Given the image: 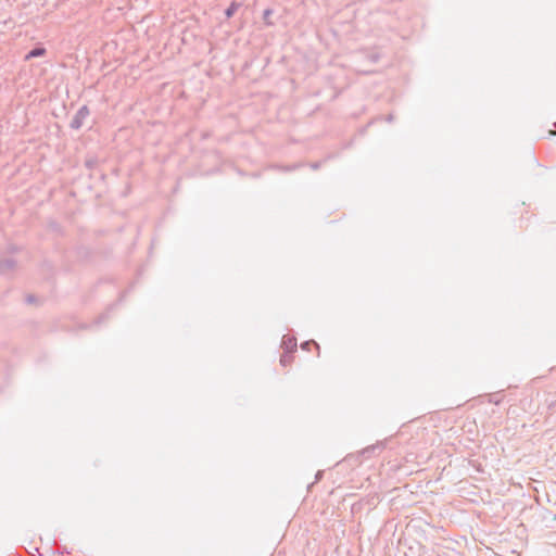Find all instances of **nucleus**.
<instances>
[{
	"label": "nucleus",
	"instance_id": "1",
	"mask_svg": "<svg viewBox=\"0 0 556 556\" xmlns=\"http://www.w3.org/2000/svg\"><path fill=\"white\" fill-rule=\"evenodd\" d=\"M89 114L90 112L87 105H83L73 117L71 122V127L73 129H79L83 126L85 119L89 116Z\"/></svg>",
	"mask_w": 556,
	"mask_h": 556
},
{
	"label": "nucleus",
	"instance_id": "2",
	"mask_svg": "<svg viewBox=\"0 0 556 556\" xmlns=\"http://www.w3.org/2000/svg\"><path fill=\"white\" fill-rule=\"evenodd\" d=\"M282 348L287 353H291L296 349V339L294 337L285 336L282 339Z\"/></svg>",
	"mask_w": 556,
	"mask_h": 556
},
{
	"label": "nucleus",
	"instance_id": "3",
	"mask_svg": "<svg viewBox=\"0 0 556 556\" xmlns=\"http://www.w3.org/2000/svg\"><path fill=\"white\" fill-rule=\"evenodd\" d=\"M46 54V49L42 47H36L33 50H30L26 55L25 60L28 61L34 58H39Z\"/></svg>",
	"mask_w": 556,
	"mask_h": 556
},
{
	"label": "nucleus",
	"instance_id": "4",
	"mask_svg": "<svg viewBox=\"0 0 556 556\" xmlns=\"http://www.w3.org/2000/svg\"><path fill=\"white\" fill-rule=\"evenodd\" d=\"M13 267H14V261L13 260L0 261V271H5V270L11 269Z\"/></svg>",
	"mask_w": 556,
	"mask_h": 556
},
{
	"label": "nucleus",
	"instance_id": "5",
	"mask_svg": "<svg viewBox=\"0 0 556 556\" xmlns=\"http://www.w3.org/2000/svg\"><path fill=\"white\" fill-rule=\"evenodd\" d=\"M238 8H239V4L236 2H232L229 5V8H227V10L225 11L227 18H230L235 14V12L238 10Z\"/></svg>",
	"mask_w": 556,
	"mask_h": 556
},
{
	"label": "nucleus",
	"instance_id": "6",
	"mask_svg": "<svg viewBox=\"0 0 556 556\" xmlns=\"http://www.w3.org/2000/svg\"><path fill=\"white\" fill-rule=\"evenodd\" d=\"M291 362H292V356L290 355V353L286 352L283 355H281L280 364L282 366H288Z\"/></svg>",
	"mask_w": 556,
	"mask_h": 556
},
{
	"label": "nucleus",
	"instance_id": "7",
	"mask_svg": "<svg viewBox=\"0 0 556 556\" xmlns=\"http://www.w3.org/2000/svg\"><path fill=\"white\" fill-rule=\"evenodd\" d=\"M311 345H314L317 350H319V345L315 342V341H305L304 343H302L301 348L303 350H309V346Z\"/></svg>",
	"mask_w": 556,
	"mask_h": 556
},
{
	"label": "nucleus",
	"instance_id": "8",
	"mask_svg": "<svg viewBox=\"0 0 556 556\" xmlns=\"http://www.w3.org/2000/svg\"><path fill=\"white\" fill-rule=\"evenodd\" d=\"M273 13V11L270 9H266L264 11V20L267 21V18L269 17V15Z\"/></svg>",
	"mask_w": 556,
	"mask_h": 556
},
{
	"label": "nucleus",
	"instance_id": "9",
	"mask_svg": "<svg viewBox=\"0 0 556 556\" xmlns=\"http://www.w3.org/2000/svg\"><path fill=\"white\" fill-rule=\"evenodd\" d=\"M320 477H321V472L318 471L317 475H316V480H318Z\"/></svg>",
	"mask_w": 556,
	"mask_h": 556
},
{
	"label": "nucleus",
	"instance_id": "10",
	"mask_svg": "<svg viewBox=\"0 0 556 556\" xmlns=\"http://www.w3.org/2000/svg\"><path fill=\"white\" fill-rule=\"evenodd\" d=\"M27 301H28V302H31V301H33V296H28V298H27Z\"/></svg>",
	"mask_w": 556,
	"mask_h": 556
},
{
	"label": "nucleus",
	"instance_id": "11",
	"mask_svg": "<svg viewBox=\"0 0 556 556\" xmlns=\"http://www.w3.org/2000/svg\"><path fill=\"white\" fill-rule=\"evenodd\" d=\"M312 167H313V168H317V167H318V165H317V164H313V165H312Z\"/></svg>",
	"mask_w": 556,
	"mask_h": 556
}]
</instances>
